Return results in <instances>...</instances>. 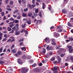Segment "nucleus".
Returning <instances> with one entry per match:
<instances>
[{"label": "nucleus", "instance_id": "obj_24", "mask_svg": "<svg viewBox=\"0 0 73 73\" xmlns=\"http://www.w3.org/2000/svg\"><path fill=\"white\" fill-rule=\"evenodd\" d=\"M43 6L42 7V8L43 9H44L45 8V3H42Z\"/></svg>", "mask_w": 73, "mask_h": 73}, {"label": "nucleus", "instance_id": "obj_16", "mask_svg": "<svg viewBox=\"0 0 73 73\" xmlns=\"http://www.w3.org/2000/svg\"><path fill=\"white\" fill-rule=\"evenodd\" d=\"M27 23L28 24L30 25L31 24V20L30 19H29V20L27 21Z\"/></svg>", "mask_w": 73, "mask_h": 73}, {"label": "nucleus", "instance_id": "obj_38", "mask_svg": "<svg viewBox=\"0 0 73 73\" xmlns=\"http://www.w3.org/2000/svg\"><path fill=\"white\" fill-rule=\"evenodd\" d=\"M28 8H26V9H24V12H27L28 11Z\"/></svg>", "mask_w": 73, "mask_h": 73}, {"label": "nucleus", "instance_id": "obj_28", "mask_svg": "<svg viewBox=\"0 0 73 73\" xmlns=\"http://www.w3.org/2000/svg\"><path fill=\"white\" fill-rule=\"evenodd\" d=\"M21 49H22V50H24V51L26 50V48L25 47L21 48Z\"/></svg>", "mask_w": 73, "mask_h": 73}, {"label": "nucleus", "instance_id": "obj_54", "mask_svg": "<svg viewBox=\"0 0 73 73\" xmlns=\"http://www.w3.org/2000/svg\"><path fill=\"white\" fill-rule=\"evenodd\" d=\"M70 22H73V18H70Z\"/></svg>", "mask_w": 73, "mask_h": 73}, {"label": "nucleus", "instance_id": "obj_37", "mask_svg": "<svg viewBox=\"0 0 73 73\" xmlns=\"http://www.w3.org/2000/svg\"><path fill=\"white\" fill-rule=\"evenodd\" d=\"M13 1H10V5H12V4H13Z\"/></svg>", "mask_w": 73, "mask_h": 73}, {"label": "nucleus", "instance_id": "obj_49", "mask_svg": "<svg viewBox=\"0 0 73 73\" xmlns=\"http://www.w3.org/2000/svg\"><path fill=\"white\" fill-rule=\"evenodd\" d=\"M1 16H4V12H2L1 13Z\"/></svg>", "mask_w": 73, "mask_h": 73}, {"label": "nucleus", "instance_id": "obj_13", "mask_svg": "<svg viewBox=\"0 0 73 73\" xmlns=\"http://www.w3.org/2000/svg\"><path fill=\"white\" fill-rule=\"evenodd\" d=\"M10 38H11V39H12V40L11 41V42H14L15 41V38L13 36H11L10 37Z\"/></svg>", "mask_w": 73, "mask_h": 73}, {"label": "nucleus", "instance_id": "obj_29", "mask_svg": "<svg viewBox=\"0 0 73 73\" xmlns=\"http://www.w3.org/2000/svg\"><path fill=\"white\" fill-rule=\"evenodd\" d=\"M42 53H44V54H45L46 52V50H45V48H43V50L42 51Z\"/></svg>", "mask_w": 73, "mask_h": 73}, {"label": "nucleus", "instance_id": "obj_12", "mask_svg": "<svg viewBox=\"0 0 73 73\" xmlns=\"http://www.w3.org/2000/svg\"><path fill=\"white\" fill-rule=\"evenodd\" d=\"M15 26L16 27L17 29H16V31H18L19 30V25L18 24H16Z\"/></svg>", "mask_w": 73, "mask_h": 73}, {"label": "nucleus", "instance_id": "obj_3", "mask_svg": "<svg viewBox=\"0 0 73 73\" xmlns=\"http://www.w3.org/2000/svg\"><path fill=\"white\" fill-rule=\"evenodd\" d=\"M68 2V0H64L63 4L61 5V7H64Z\"/></svg>", "mask_w": 73, "mask_h": 73}, {"label": "nucleus", "instance_id": "obj_64", "mask_svg": "<svg viewBox=\"0 0 73 73\" xmlns=\"http://www.w3.org/2000/svg\"><path fill=\"white\" fill-rule=\"evenodd\" d=\"M33 62V60H30V63H32Z\"/></svg>", "mask_w": 73, "mask_h": 73}, {"label": "nucleus", "instance_id": "obj_60", "mask_svg": "<svg viewBox=\"0 0 73 73\" xmlns=\"http://www.w3.org/2000/svg\"><path fill=\"white\" fill-rule=\"evenodd\" d=\"M54 28V26H52L50 28V29H53V28Z\"/></svg>", "mask_w": 73, "mask_h": 73}, {"label": "nucleus", "instance_id": "obj_31", "mask_svg": "<svg viewBox=\"0 0 73 73\" xmlns=\"http://www.w3.org/2000/svg\"><path fill=\"white\" fill-rule=\"evenodd\" d=\"M65 55V54L61 53V54L60 55V56L61 57H63V56Z\"/></svg>", "mask_w": 73, "mask_h": 73}, {"label": "nucleus", "instance_id": "obj_55", "mask_svg": "<svg viewBox=\"0 0 73 73\" xmlns=\"http://www.w3.org/2000/svg\"><path fill=\"white\" fill-rule=\"evenodd\" d=\"M32 2L33 4H35V0H33Z\"/></svg>", "mask_w": 73, "mask_h": 73}, {"label": "nucleus", "instance_id": "obj_5", "mask_svg": "<svg viewBox=\"0 0 73 73\" xmlns=\"http://www.w3.org/2000/svg\"><path fill=\"white\" fill-rule=\"evenodd\" d=\"M46 49L48 50H51L53 49V48L51 46H49V45H48Z\"/></svg>", "mask_w": 73, "mask_h": 73}, {"label": "nucleus", "instance_id": "obj_9", "mask_svg": "<svg viewBox=\"0 0 73 73\" xmlns=\"http://www.w3.org/2000/svg\"><path fill=\"white\" fill-rule=\"evenodd\" d=\"M59 68V67H57L56 66H55L54 67L52 68V71H54V70H58V68Z\"/></svg>", "mask_w": 73, "mask_h": 73}, {"label": "nucleus", "instance_id": "obj_30", "mask_svg": "<svg viewBox=\"0 0 73 73\" xmlns=\"http://www.w3.org/2000/svg\"><path fill=\"white\" fill-rule=\"evenodd\" d=\"M7 29L8 31H11V30H12V29L9 27H8L7 28Z\"/></svg>", "mask_w": 73, "mask_h": 73}, {"label": "nucleus", "instance_id": "obj_10", "mask_svg": "<svg viewBox=\"0 0 73 73\" xmlns=\"http://www.w3.org/2000/svg\"><path fill=\"white\" fill-rule=\"evenodd\" d=\"M73 16V15L72 14V13L71 12H70L69 13L68 15V17H71L72 16Z\"/></svg>", "mask_w": 73, "mask_h": 73}, {"label": "nucleus", "instance_id": "obj_11", "mask_svg": "<svg viewBox=\"0 0 73 73\" xmlns=\"http://www.w3.org/2000/svg\"><path fill=\"white\" fill-rule=\"evenodd\" d=\"M16 31V32L15 33V35H19L20 33V31Z\"/></svg>", "mask_w": 73, "mask_h": 73}, {"label": "nucleus", "instance_id": "obj_23", "mask_svg": "<svg viewBox=\"0 0 73 73\" xmlns=\"http://www.w3.org/2000/svg\"><path fill=\"white\" fill-rule=\"evenodd\" d=\"M18 54L19 56H21L22 54V52L21 51H18L17 53Z\"/></svg>", "mask_w": 73, "mask_h": 73}, {"label": "nucleus", "instance_id": "obj_44", "mask_svg": "<svg viewBox=\"0 0 73 73\" xmlns=\"http://www.w3.org/2000/svg\"><path fill=\"white\" fill-rule=\"evenodd\" d=\"M10 52H11V50H10V49L8 48V49H7V52L8 53H10Z\"/></svg>", "mask_w": 73, "mask_h": 73}, {"label": "nucleus", "instance_id": "obj_26", "mask_svg": "<svg viewBox=\"0 0 73 73\" xmlns=\"http://www.w3.org/2000/svg\"><path fill=\"white\" fill-rule=\"evenodd\" d=\"M54 60H55V58H54V57H52L50 59V61H54Z\"/></svg>", "mask_w": 73, "mask_h": 73}, {"label": "nucleus", "instance_id": "obj_56", "mask_svg": "<svg viewBox=\"0 0 73 73\" xmlns=\"http://www.w3.org/2000/svg\"><path fill=\"white\" fill-rule=\"evenodd\" d=\"M69 41H73V38H69Z\"/></svg>", "mask_w": 73, "mask_h": 73}, {"label": "nucleus", "instance_id": "obj_27", "mask_svg": "<svg viewBox=\"0 0 73 73\" xmlns=\"http://www.w3.org/2000/svg\"><path fill=\"white\" fill-rule=\"evenodd\" d=\"M68 26H69V27H72V24H70V23H69V22H68Z\"/></svg>", "mask_w": 73, "mask_h": 73}, {"label": "nucleus", "instance_id": "obj_7", "mask_svg": "<svg viewBox=\"0 0 73 73\" xmlns=\"http://www.w3.org/2000/svg\"><path fill=\"white\" fill-rule=\"evenodd\" d=\"M45 40L46 42L48 43L50 42V39L48 37L46 38H45Z\"/></svg>", "mask_w": 73, "mask_h": 73}, {"label": "nucleus", "instance_id": "obj_39", "mask_svg": "<svg viewBox=\"0 0 73 73\" xmlns=\"http://www.w3.org/2000/svg\"><path fill=\"white\" fill-rule=\"evenodd\" d=\"M27 16L26 14L25 13H23L22 14V16L23 17H26V16Z\"/></svg>", "mask_w": 73, "mask_h": 73}, {"label": "nucleus", "instance_id": "obj_57", "mask_svg": "<svg viewBox=\"0 0 73 73\" xmlns=\"http://www.w3.org/2000/svg\"><path fill=\"white\" fill-rule=\"evenodd\" d=\"M62 31V29H58V32H61Z\"/></svg>", "mask_w": 73, "mask_h": 73}, {"label": "nucleus", "instance_id": "obj_18", "mask_svg": "<svg viewBox=\"0 0 73 73\" xmlns=\"http://www.w3.org/2000/svg\"><path fill=\"white\" fill-rule=\"evenodd\" d=\"M62 12L63 13H66V10H65V9H63Z\"/></svg>", "mask_w": 73, "mask_h": 73}, {"label": "nucleus", "instance_id": "obj_35", "mask_svg": "<svg viewBox=\"0 0 73 73\" xmlns=\"http://www.w3.org/2000/svg\"><path fill=\"white\" fill-rule=\"evenodd\" d=\"M39 16H40V17H42V14H41V12H40L39 13Z\"/></svg>", "mask_w": 73, "mask_h": 73}, {"label": "nucleus", "instance_id": "obj_40", "mask_svg": "<svg viewBox=\"0 0 73 73\" xmlns=\"http://www.w3.org/2000/svg\"><path fill=\"white\" fill-rule=\"evenodd\" d=\"M9 20L10 21H15V20H14L13 18H11L9 19Z\"/></svg>", "mask_w": 73, "mask_h": 73}, {"label": "nucleus", "instance_id": "obj_14", "mask_svg": "<svg viewBox=\"0 0 73 73\" xmlns=\"http://www.w3.org/2000/svg\"><path fill=\"white\" fill-rule=\"evenodd\" d=\"M9 68H8L7 69V70H8V73H12V70H11V68H10V69H9Z\"/></svg>", "mask_w": 73, "mask_h": 73}, {"label": "nucleus", "instance_id": "obj_48", "mask_svg": "<svg viewBox=\"0 0 73 73\" xmlns=\"http://www.w3.org/2000/svg\"><path fill=\"white\" fill-rule=\"evenodd\" d=\"M24 40V39L23 38H21V39L19 40V42H21V41H23Z\"/></svg>", "mask_w": 73, "mask_h": 73}, {"label": "nucleus", "instance_id": "obj_17", "mask_svg": "<svg viewBox=\"0 0 73 73\" xmlns=\"http://www.w3.org/2000/svg\"><path fill=\"white\" fill-rule=\"evenodd\" d=\"M25 25H26V23L23 24L21 25V27L22 28H25Z\"/></svg>", "mask_w": 73, "mask_h": 73}, {"label": "nucleus", "instance_id": "obj_42", "mask_svg": "<svg viewBox=\"0 0 73 73\" xmlns=\"http://www.w3.org/2000/svg\"><path fill=\"white\" fill-rule=\"evenodd\" d=\"M31 56H27V59H28V60L31 59Z\"/></svg>", "mask_w": 73, "mask_h": 73}, {"label": "nucleus", "instance_id": "obj_21", "mask_svg": "<svg viewBox=\"0 0 73 73\" xmlns=\"http://www.w3.org/2000/svg\"><path fill=\"white\" fill-rule=\"evenodd\" d=\"M27 7H29L31 9H32V6L30 5L29 4H28L27 5Z\"/></svg>", "mask_w": 73, "mask_h": 73}, {"label": "nucleus", "instance_id": "obj_33", "mask_svg": "<svg viewBox=\"0 0 73 73\" xmlns=\"http://www.w3.org/2000/svg\"><path fill=\"white\" fill-rule=\"evenodd\" d=\"M13 26H14V25H13V23L9 25V27H10V28H12L13 27Z\"/></svg>", "mask_w": 73, "mask_h": 73}, {"label": "nucleus", "instance_id": "obj_45", "mask_svg": "<svg viewBox=\"0 0 73 73\" xmlns=\"http://www.w3.org/2000/svg\"><path fill=\"white\" fill-rule=\"evenodd\" d=\"M12 41V40L11 39H8L7 41V42H10Z\"/></svg>", "mask_w": 73, "mask_h": 73}, {"label": "nucleus", "instance_id": "obj_20", "mask_svg": "<svg viewBox=\"0 0 73 73\" xmlns=\"http://www.w3.org/2000/svg\"><path fill=\"white\" fill-rule=\"evenodd\" d=\"M41 22V21L40 20L39 21L37 20L36 21V22L35 23H36V24H37L38 23H40Z\"/></svg>", "mask_w": 73, "mask_h": 73}, {"label": "nucleus", "instance_id": "obj_36", "mask_svg": "<svg viewBox=\"0 0 73 73\" xmlns=\"http://www.w3.org/2000/svg\"><path fill=\"white\" fill-rule=\"evenodd\" d=\"M16 27L15 26V27H13V28H12V29H13V31H15H15H16Z\"/></svg>", "mask_w": 73, "mask_h": 73}, {"label": "nucleus", "instance_id": "obj_4", "mask_svg": "<svg viewBox=\"0 0 73 73\" xmlns=\"http://www.w3.org/2000/svg\"><path fill=\"white\" fill-rule=\"evenodd\" d=\"M59 35H60L58 33H56V32H54V33L53 36L54 37H59Z\"/></svg>", "mask_w": 73, "mask_h": 73}, {"label": "nucleus", "instance_id": "obj_32", "mask_svg": "<svg viewBox=\"0 0 73 73\" xmlns=\"http://www.w3.org/2000/svg\"><path fill=\"white\" fill-rule=\"evenodd\" d=\"M26 58H27V56L26 55H24L22 56V58L23 59H25Z\"/></svg>", "mask_w": 73, "mask_h": 73}, {"label": "nucleus", "instance_id": "obj_62", "mask_svg": "<svg viewBox=\"0 0 73 73\" xmlns=\"http://www.w3.org/2000/svg\"><path fill=\"white\" fill-rule=\"evenodd\" d=\"M48 9L49 11H50L52 9V7H48Z\"/></svg>", "mask_w": 73, "mask_h": 73}, {"label": "nucleus", "instance_id": "obj_50", "mask_svg": "<svg viewBox=\"0 0 73 73\" xmlns=\"http://www.w3.org/2000/svg\"><path fill=\"white\" fill-rule=\"evenodd\" d=\"M4 63H5V62H4L0 61V64H4Z\"/></svg>", "mask_w": 73, "mask_h": 73}, {"label": "nucleus", "instance_id": "obj_41", "mask_svg": "<svg viewBox=\"0 0 73 73\" xmlns=\"http://www.w3.org/2000/svg\"><path fill=\"white\" fill-rule=\"evenodd\" d=\"M35 13H38V9H37L35 10Z\"/></svg>", "mask_w": 73, "mask_h": 73}, {"label": "nucleus", "instance_id": "obj_46", "mask_svg": "<svg viewBox=\"0 0 73 73\" xmlns=\"http://www.w3.org/2000/svg\"><path fill=\"white\" fill-rule=\"evenodd\" d=\"M3 47H1L0 49V52H3Z\"/></svg>", "mask_w": 73, "mask_h": 73}, {"label": "nucleus", "instance_id": "obj_19", "mask_svg": "<svg viewBox=\"0 0 73 73\" xmlns=\"http://www.w3.org/2000/svg\"><path fill=\"white\" fill-rule=\"evenodd\" d=\"M70 60L72 61V62H73V56H71L70 58Z\"/></svg>", "mask_w": 73, "mask_h": 73}, {"label": "nucleus", "instance_id": "obj_58", "mask_svg": "<svg viewBox=\"0 0 73 73\" xmlns=\"http://www.w3.org/2000/svg\"><path fill=\"white\" fill-rule=\"evenodd\" d=\"M32 66H33V67H35V66H36V63H35L34 64L32 65Z\"/></svg>", "mask_w": 73, "mask_h": 73}, {"label": "nucleus", "instance_id": "obj_2", "mask_svg": "<svg viewBox=\"0 0 73 73\" xmlns=\"http://www.w3.org/2000/svg\"><path fill=\"white\" fill-rule=\"evenodd\" d=\"M28 71V68L26 67L23 68L22 69V70L21 71V72L22 73H26Z\"/></svg>", "mask_w": 73, "mask_h": 73}, {"label": "nucleus", "instance_id": "obj_63", "mask_svg": "<svg viewBox=\"0 0 73 73\" xmlns=\"http://www.w3.org/2000/svg\"><path fill=\"white\" fill-rule=\"evenodd\" d=\"M21 18V17L20 16H18L17 17V19L18 20H19V19H20Z\"/></svg>", "mask_w": 73, "mask_h": 73}, {"label": "nucleus", "instance_id": "obj_53", "mask_svg": "<svg viewBox=\"0 0 73 73\" xmlns=\"http://www.w3.org/2000/svg\"><path fill=\"white\" fill-rule=\"evenodd\" d=\"M14 33V31L13 30H12L11 31H10L9 32V33L12 34V33Z\"/></svg>", "mask_w": 73, "mask_h": 73}, {"label": "nucleus", "instance_id": "obj_43", "mask_svg": "<svg viewBox=\"0 0 73 73\" xmlns=\"http://www.w3.org/2000/svg\"><path fill=\"white\" fill-rule=\"evenodd\" d=\"M4 37H5V38H7L8 37V36H7V34H5L4 35Z\"/></svg>", "mask_w": 73, "mask_h": 73}, {"label": "nucleus", "instance_id": "obj_61", "mask_svg": "<svg viewBox=\"0 0 73 73\" xmlns=\"http://www.w3.org/2000/svg\"><path fill=\"white\" fill-rule=\"evenodd\" d=\"M19 21L17 20H15V23H19Z\"/></svg>", "mask_w": 73, "mask_h": 73}, {"label": "nucleus", "instance_id": "obj_51", "mask_svg": "<svg viewBox=\"0 0 73 73\" xmlns=\"http://www.w3.org/2000/svg\"><path fill=\"white\" fill-rule=\"evenodd\" d=\"M53 63H54V64H56V63H59V62L57 61H55Z\"/></svg>", "mask_w": 73, "mask_h": 73}, {"label": "nucleus", "instance_id": "obj_47", "mask_svg": "<svg viewBox=\"0 0 73 73\" xmlns=\"http://www.w3.org/2000/svg\"><path fill=\"white\" fill-rule=\"evenodd\" d=\"M7 40V38H4L2 40V42H4V41H5Z\"/></svg>", "mask_w": 73, "mask_h": 73}, {"label": "nucleus", "instance_id": "obj_25", "mask_svg": "<svg viewBox=\"0 0 73 73\" xmlns=\"http://www.w3.org/2000/svg\"><path fill=\"white\" fill-rule=\"evenodd\" d=\"M32 15H33L32 13L31 12L29 13L28 14V16H29V17H31Z\"/></svg>", "mask_w": 73, "mask_h": 73}, {"label": "nucleus", "instance_id": "obj_15", "mask_svg": "<svg viewBox=\"0 0 73 73\" xmlns=\"http://www.w3.org/2000/svg\"><path fill=\"white\" fill-rule=\"evenodd\" d=\"M16 52V49H13L11 51L12 53H15Z\"/></svg>", "mask_w": 73, "mask_h": 73}, {"label": "nucleus", "instance_id": "obj_34", "mask_svg": "<svg viewBox=\"0 0 73 73\" xmlns=\"http://www.w3.org/2000/svg\"><path fill=\"white\" fill-rule=\"evenodd\" d=\"M58 62L60 63V61H61V58H58Z\"/></svg>", "mask_w": 73, "mask_h": 73}, {"label": "nucleus", "instance_id": "obj_22", "mask_svg": "<svg viewBox=\"0 0 73 73\" xmlns=\"http://www.w3.org/2000/svg\"><path fill=\"white\" fill-rule=\"evenodd\" d=\"M19 12V10H15L13 12V13L14 14H16L17 13Z\"/></svg>", "mask_w": 73, "mask_h": 73}, {"label": "nucleus", "instance_id": "obj_1", "mask_svg": "<svg viewBox=\"0 0 73 73\" xmlns=\"http://www.w3.org/2000/svg\"><path fill=\"white\" fill-rule=\"evenodd\" d=\"M67 48L68 49V51L70 53H72L73 50V47L72 46L70 45H68L67 46Z\"/></svg>", "mask_w": 73, "mask_h": 73}, {"label": "nucleus", "instance_id": "obj_6", "mask_svg": "<svg viewBox=\"0 0 73 73\" xmlns=\"http://www.w3.org/2000/svg\"><path fill=\"white\" fill-rule=\"evenodd\" d=\"M17 62L20 65H22L23 64V62L21 61V60L20 58H18L17 60Z\"/></svg>", "mask_w": 73, "mask_h": 73}, {"label": "nucleus", "instance_id": "obj_59", "mask_svg": "<svg viewBox=\"0 0 73 73\" xmlns=\"http://www.w3.org/2000/svg\"><path fill=\"white\" fill-rule=\"evenodd\" d=\"M52 54H53L52 52H50L49 53V56H51V55H52Z\"/></svg>", "mask_w": 73, "mask_h": 73}, {"label": "nucleus", "instance_id": "obj_8", "mask_svg": "<svg viewBox=\"0 0 73 73\" xmlns=\"http://www.w3.org/2000/svg\"><path fill=\"white\" fill-rule=\"evenodd\" d=\"M52 42H51V44L52 45H56V44L55 42L54 41H55V39H52Z\"/></svg>", "mask_w": 73, "mask_h": 73}, {"label": "nucleus", "instance_id": "obj_52", "mask_svg": "<svg viewBox=\"0 0 73 73\" xmlns=\"http://www.w3.org/2000/svg\"><path fill=\"white\" fill-rule=\"evenodd\" d=\"M24 32H25V34H26V35H27V34H28V31H27L25 30L24 31Z\"/></svg>", "mask_w": 73, "mask_h": 73}]
</instances>
